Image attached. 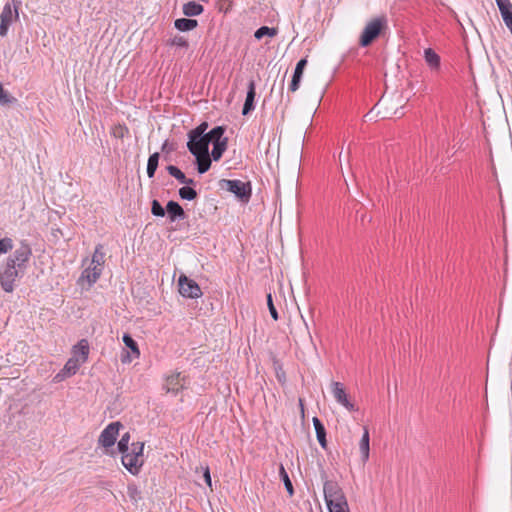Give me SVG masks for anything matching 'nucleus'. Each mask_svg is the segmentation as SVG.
<instances>
[{"instance_id": "obj_1", "label": "nucleus", "mask_w": 512, "mask_h": 512, "mask_svg": "<svg viewBox=\"0 0 512 512\" xmlns=\"http://www.w3.org/2000/svg\"><path fill=\"white\" fill-rule=\"evenodd\" d=\"M388 29V21L386 16L381 15L367 22L359 36V46L369 47Z\"/></svg>"}, {"instance_id": "obj_2", "label": "nucleus", "mask_w": 512, "mask_h": 512, "mask_svg": "<svg viewBox=\"0 0 512 512\" xmlns=\"http://www.w3.org/2000/svg\"><path fill=\"white\" fill-rule=\"evenodd\" d=\"M219 187L232 193L240 202L248 203L252 195V186L250 182H243L238 179H221Z\"/></svg>"}, {"instance_id": "obj_3", "label": "nucleus", "mask_w": 512, "mask_h": 512, "mask_svg": "<svg viewBox=\"0 0 512 512\" xmlns=\"http://www.w3.org/2000/svg\"><path fill=\"white\" fill-rule=\"evenodd\" d=\"M225 126H215L208 131L209 144H212L211 157L214 161H219L228 147V138L224 136Z\"/></svg>"}, {"instance_id": "obj_4", "label": "nucleus", "mask_w": 512, "mask_h": 512, "mask_svg": "<svg viewBox=\"0 0 512 512\" xmlns=\"http://www.w3.org/2000/svg\"><path fill=\"white\" fill-rule=\"evenodd\" d=\"M22 4V0H11V3L7 2L0 14V36H7L10 25L19 19V8Z\"/></svg>"}, {"instance_id": "obj_5", "label": "nucleus", "mask_w": 512, "mask_h": 512, "mask_svg": "<svg viewBox=\"0 0 512 512\" xmlns=\"http://www.w3.org/2000/svg\"><path fill=\"white\" fill-rule=\"evenodd\" d=\"M32 256V249L26 240H22L14 252L7 258V261L19 268L20 272H26L29 260Z\"/></svg>"}, {"instance_id": "obj_6", "label": "nucleus", "mask_w": 512, "mask_h": 512, "mask_svg": "<svg viewBox=\"0 0 512 512\" xmlns=\"http://www.w3.org/2000/svg\"><path fill=\"white\" fill-rule=\"evenodd\" d=\"M323 492L327 507L347 502L341 487L335 481H325L323 485Z\"/></svg>"}, {"instance_id": "obj_7", "label": "nucleus", "mask_w": 512, "mask_h": 512, "mask_svg": "<svg viewBox=\"0 0 512 512\" xmlns=\"http://www.w3.org/2000/svg\"><path fill=\"white\" fill-rule=\"evenodd\" d=\"M122 427L123 425L118 421L108 424L101 432L98 438V444L105 448L113 446L116 442L119 430Z\"/></svg>"}, {"instance_id": "obj_8", "label": "nucleus", "mask_w": 512, "mask_h": 512, "mask_svg": "<svg viewBox=\"0 0 512 512\" xmlns=\"http://www.w3.org/2000/svg\"><path fill=\"white\" fill-rule=\"evenodd\" d=\"M187 137V149L190 153H210L209 137L207 136V134L187 135Z\"/></svg>"}, {"instance_id": "obj_9", "label": "nucleus", "mask_w": 512, "mask_h": 512, "mask_svg": "<svg viewBox=\"0 0 512 512\" xmlns=\"http://www.w3.org/2000/svg\"><path fill=\"white\" fill-rule=\"evenodd\" d=\"M25 272H20L19 268L6 261L4 269L0 272V283L2 288H12L17 278L22 277Z\"/></svg>"}, {"instance_id": "obj_10", "label": "nucleus", "mask_w": 512, "mask_h": 512, "mask_svg": "<svg viewBox=\"0 0 512 512\" xmlns=\"http://www.w3.org/2000/svg\"><path fill=\"white\" fill-rule=\"evenodd\" d=\"M81 364L79 358H69L64 367L54 376V382L58 383L75 375Z\"/></svg>"}, {"instance_id": "obj_11", "label": "nucleus", "mask_w": 512, "mask_h": 512, "mask_svg": "<svg viewBox=\"0 0 512 512\" xmlns=\"http://www.w3.org/2000/svg\"><path fill=\"white\" fill-rule=\"evenodd\" d=\"M121 462L129 473L132 475H138L144 464V459L139 458L133 455L132 452L128 451L122 453Z\"/></svg>"}, {"instance_id": "obj_12", "label": "nucleus", "mask_w": 512, "mask_h": 512, "mask_svg": "<svg viewBox=\"0 0 512 512\" xmlns=\"http://www.w3.org/2000/svg\"><path fill=\"white\" fill-rule=\"evenodd\" d=\"M166 215L169 222L171 223L185 220L187 218V214L183 207L177 201L174 200H169L167 202Z\"/></svg>"}, {"instance_id": "obj_13", "label": "nucleus", "mask_w": 512, "mask_h": 512, "mask_svg": "<svg viewBox=\"0 0 512 512\" xmlns=\"http://www.w3.org/2000/svg\"><path fill=\"white\" fill-rule=\"evenodd\" d=\"M332 394L335 400L344 406L349 411H354L355 406L352 404L347 397V394L340 382H332Z\"/></svg>"}, {"instance_id": "obj_14", "label": "nucleus", "mask_w": 512, "mask_h": 512, "mask_svg": "<svg viewBox=\"0 0 512 512\" xmlns=\"http://www.w3.org/2000/svg\"><path fill=\"white\" fill-rule=\"evenodd\" d=\"M307 63H308L307 58H302L297 62L296 67L293 72V75H292L291 82L289 84V88H288L290 92H295L299 89L301 79H302L304 70L307 66Z\"/></svg>"}, {"instance_id": "obj_15", "label": "nucleus", "mask_w": 512, "mask_h": 512, "mask_svg": "<svg viewBox=\"0 0 512 512\" xmlns=\"http://www.w3.org/2000/svg\"><path fill=\"white\" fill-rule=\"evenodd\" d=\"M256 85L254 80H250L247 87L246 99L242 108L244 116L250 114L255 109Z\"/></svg>"}, {"instance_id": "obj_16", "label": "nucleus", "mask_w": 512, "mask_h": 512, "mask_svg": "<svg viewBox=\"0 0 512 512\" xmlns=\"http://www.w3.org/2000/svg\"><path fill=\"white\" fill-rule=\"evenodd\" d=\"M195 158V165L197 172L199 174L206 173L212 164V161H214L211 157V153L202 154V153H191Z\"/></svg>"}, {"instance_id": "obj_17", "label": "nucleus", "mask_w": 512, "mask_h": 512, "mask_svg": "<svg viewBox=\"0 0 512 512\" xmlns=\"http://www.w3.org/2000/svg\"><path fill=\"white\" fill-rule=\"evenodd\" d=\"M101 273H102L101 267L91 265L82 272L81 276L78 279V283L86 281L87 284L89 286H91L94 283H96V281L100 277Z\"/></svg>"}, {"instance_id": "obj_18", "label": "nucleus", "mask_w": 512, "mask_h": 512, "mask_svg": "<svg viewBox=\"0 0 512 512\" xmlns=\"http://www.w3.org/2000/svg\"><path fill=\"white\" fill-rule=\"evenodd\" d=\"M183 380L184 378L181 377V373L175 372L166 378L164 389L167 393H177L181 388H183Z\"/></svg>"}, {"instance_id": "obj_19", "label": "nucleus", "mask_w": 512, "mask_h": 512, "mask_svg": "<svg viewBox=\"0 0 512 512\" xmlns=\"http://www.w3.org/2000/svg\"><path fill=\"white\" fill-rule=\"evenodd\" d=\"M89 355V344L86 339H81L72 349V357L79 358L83 364L87 361Z\"/></svg>"}, {"instance_id": "obj_20", "label": "nucleus", "mask_w": 512, "mask_h": 512, "mask_svg": "<svg viewBox=\"0 0 512 512\" xmlns=\"http://www.w3.org/2000/svg\"><path fill=\"white\" fill-rule=\"evenodd\" d=\"M313 426L316 432L317 440L323 449L327 448L326 429L318 417H313Z\"/></svg>"}, {"instance_id": "obj_21", "label": "nucleus", "mask_w": 512, "mask_h": 512, "mask_svg": "<svg viewBox=\"0 0 512 512\" xmlns=\"http://www.w3.org/2000/svg\"><path fill=\"white\" fill-rule=\"evenodd\" d=\"M198 26V21L190 18H178L174 21V27L181 32H188Z\"/></svg>"}, {"instance_id": "obj_22", "label": "nucleus", "mask_w": 512, "mask_h": 512, "mask_svg": "<svg viewBox=\"0 0 512 512\" xmlns=\"http://www.w3.org/2000/svg\"><path fill=\"white\" fill-rule=\"evenodd\" d=\"M183 14L187 17L198 16L203 13L204 7L196 1H189L183 5Z\"/></svg>"}, {"instance_id": "obj_23", "label": "nucleus", "mask_w": 512, "mask_h": 512, "mask_svg": "<svg viewBox=\"0 0 512 512\" xmlns=\"http://www.w3.org/2000/svg\"><path fill=\"white\" fill-rule=\"evenodd\" d=\"M369 443H370L369 431L367 428H364V432H363L362 438L359 443V450H360L363 462H366L369 459V451H370Z\"/></svg>"}, {"instance_id": "obj_24", "label": "nucleus", "mask_w": 512, "mask_h": 512, "mask_svg": "<svg viewBox=\"0 0 512 512\" xmlns=\"http://www.w3.org/2000/svg\"><path fill=\"white\" fill-rule=\"evenodd\" d=\"M424 58L431 68H438L440 66V56L432 48L424 50Z\"/></svg>"}, {"instance_id": "obj_25", "label": "nucleus", "mask_w": 512, "mask_h": 512, "mask_svg": "<svg viewBox=\"0 0 512 512\" xmlns=\"http://www.w3.org/2000/svg\"><path fill=\"white\" fill-rule=\"evenodd\" d=\"M122 340L127 348L130 349L133 358H138L140 356V351L137 342L132 338V336L128 333H125L122 337Z\"/></svg>"}, {"instance_id": "obj_26", "label": "nucleus", "mask_w": 512, "mask_h": 512, "mask_svg": "<svg viewBox=\"0 0 512 512\" xmlns=\"http://www.w3.org/2000/svg\"><path fill=\"white\" fill-rule=\"evenodd\" d=\"M105 259V252L103 250V246L98 244L95 247V251L92 256L91 265L101 267L103 269V264Z\"/></svg>"}, {"instance_id": "obj_27", "label": "nucleus", "mask_w": 512, "mask_h": 512, "mask_svg": "<svg viewBox=\"0 0 512 512\" xmlns=\"http://www.w3.org/2000/svg\"><path fill=\"white\" fill-rule=\"evenodd\" d=\"M278 33V30L274 27H268V26H261L260 28H258L255 33H254V37L258 40L262 39L263 37L265 36H268V37H274L276 36Z\"/></svg>"}, {"instance_id": "obj_28", "label": "nucleus", "mask_w": 512, "mask_h": 512, "mask_svg": "<svg viewBox=\"0 0 512 512\" xmlns=\"http://www.w3.org/2000/svg\"><path fill=\"white\" fill-rule=\"evenodd\" d=\"M181 199L192 201L198 196L197 191L193 187L183 186L178 190Z\"/></svg>"}, {"instance_id": "obj_29", "label": "nucleus", "mask_w": 512, "mask_h": 512, "mask_svg": "<svg viewBox=\"0 0 512 512\" xmlns=\"http://www.w3.org/2000/svg\"><path fill=\"white\" fill-rule=\"evenodd\" d=\"M17 102V99L10 95L0 83V104L3 106H10Z\"/></svg>"}, {"instance_id": "obj_30", "label": "nucleus", "mask_w": 512, "mask_h": 512, "mask_svg": "<svg viewBox=\"0 0 512 512\" xmlns=\"http://www.w3.org/2000/svg\"><path fill=\"white\" fill-rule=\"evenodd\" d=\"M168 174L174 177L179 183H183L186 181V175L175 165H168L166 167Z\"/></svg>"}, {"instance_id": "obj_31", "label": "nucleus", "mask_w": 512, "mask_h": 512, "mask_svg": "<svg viewBox=\"0 0 512 512\" xmlns=\"http://www.w3.org/2000/svg\"><path fill=\"white\" fill-rule=\"evenodd\" d=\"M279 475L284 483L287 492L289 493L290 496H292L294 493L293 485L283 465L280 466Z\"/></svg>"}, {"instance_id": "obj_32", "label": "nucleus", "mask_w": 512, "mask_h": 512, "mask_svg": "<svg viewBox=\"0 0 512 512\" xmlns=\"http://www.w3.org/2000/svg\"><path fill=\"white\" fill-rule=\"evenodd\" d=\"M184 285H187V288H200L199 284L192 279H189L184 273H181L178 277V288H183Z\"/></svg>"}, {"instance_id": "obj_33", "label": "nucleus", "mask_w": 512, "mask_h": 512, "mask_svg": "<svg viewBox=\"0 0 512 512\" xmlns=\"http://www.w3.org/2000/svg\"><path fill=\"white\" fill-rule=\"evenodd\" d=\"M151 213L156 217L166 216V207H163L161 203L154 199L151 202Z\"/></svg>"}, {"instance_id": "obj_34", "label": "nucleus", "mask_w": 512, "mask_h": 512, "mask_svg": "<svg viewBox=\"0 0 512 512\" xmlns=\"http://www.w3.org/2000/svg\"><path fill=\"white\" fill-rule=\"evenodd\" d=\"M129 441L130 434L126 432L122 435L121 439L118 441L117 449L122 454L129 451Z\"/></svg>"}, {"instance_id": "obj_35", "label": "nucleus", "mask_w": 512, "mask_h": 512, "mask_svg": "<svg viewBox=\"0 0 512 512\" xmlns=\"http://www.w3.org/2000/svg\"><path fill=\"white\" fill-rule=\"evenodd\" d=\"M168 44L171 46L182 47L185 49H187L189 46L187 39L180 35L174 36L172 39L169 40Z\"/></svg>"}, {"instance_id": "obj_36", "label": "nucleus", "mask_w": 512, "mask_h": 512, "mask_svg": "<svg viewBox=\"0 0 512 512\" xmlns=\"http://www.w3.org/2000/svg\"><path fill=\"white\" fill-rule=\"evenodd\" d=\"M144 445H145L144 442H139V441L133 442L131 444V449H129V452H132L133 455H135V456H137L139 458L144 459V454H143V452H144Z\"/></svg>"}, {"instance_id": "obj_37", "label": "nucleus", "mask_w": 512, "mask_h": 512, "mask_svg": "<svg viewBox=\"0 0 512 512\" xmlns=\"http://www.w3.org/2000/svg\"><path fill=\"white\" fill-rule=\"evenodd\" d=\"M13 248V240L9 237L0 239V255L6 254Z\"/></svg>"}, {"instance_id": "obj_38", "label": "nucleus", "mask_w": 512, "mask_h": 512, "mask_svg": "<svg viewBox=\"0 0 512 512\" xmlns=\"http://www.w3.org/2000/svg\"><path fill=\"white\" fill-rule=\"evenodd\" d=\"M183 298L196 299L203 295V290H177Z\"/></svg>"}, {"instance_id": "obj_39", "label": "nucleus", "mask_w": 512, "mask_h": 512, "mask_svg": "<svg viewBox=\"0 0 512 512\" xmlns=\"http://www.w3.org/2000/svg\"><path fill=\"white\" fill-rule=\"evenodd\" d=\"M267 306H268V309H269V312H270V315L271 317L274 319V320H278L279 319V315H278V312H277V309L274 305V302H273V295L271 292H269L267 294Z\"/></svg>"}, {"instance_id": "obj_40", "label": "nucleus", "mask_w": 512, "mask_h": 512, "mask_svg": "<svg viewBox=\"0 0 512 512\" xmlns=\"http://www.w3.org/2000/svg\"><path fill=\"white\" fill-rule=\"evenodd\" d=\"M209 125L206 121L201 122L198 126L191 129L187 135H198V134H208L207 129Z\"/></svg>"}, {"instance_id": "obj_41", "label": "nucleus", "mask_w": 512, "mask_h": 512, "mask_svg": "<svg viewBox=\"0 0 512 512\" xmlns=\"http://www.w3.org/2000/svg\"><path fill=\"white\" fill-rule=\"evenodd\" d=\"M502 19L506 26L512 24V5L500 11Z\"/></svg>"}, {"instance_id": "obj_42", "label": "nucleus", "mask_w": 512, "mask_h": 512, "mask_svg": "<svg viewBox=\"0 0 512 512\" xmlns=\"http://www.w3.org/2000/svg\"><path fill=\"white\" fill-rule=\"evenodd\" d=\"M127 493L130 499L135 502H137L141 498V492L136 485H128Z\"/></svg>"}, {"instance_id": "obj_43", "label": "nucleus", "mask_w": 512, "mask_h": 512, "mask_svg": "<svg viewBox=\"0 0 512 512\" xmlns=\"http://www.w3.org/2000/svg\"><path fill=\"white\" fill-rule=\"evenodd\" d=\"M160 153L154 152L152 153L147 161V166L158 168L159 166Z\"/></svg>"}, {"instance_id": "obj_44", "label": "nucleus", "mask_w": 512, "mask_h": 512, "mask_svg": "<svg viewBox=\"0 0 512 512\" xmlns=\"http://www.w3.org/2000/svg\"><path fill=\"white\" fill-rule=\"evenodd\" d=\"M327 508H328L329 512H349V507H348L347 502L342 503V504L340 503L337 505H332Z\"/></svg>"}, {"instance_id": "obj_45", "label": "nucleus", "mask_w": 512, "mask_h": 512, "mask_svg": "<svg viewBox=\"0 0 512 512\" xmlns=\"http://www.w3.org/2000/svg\"><path fill=\"white\" fill-rule=\"evenodd\" d=\"M496 1V4L499 8V11L509 7L510 5H512V3L510 2V0H495Z\"/></svg>"}, {"instance_id": "obj_46", "label": "nucleus", "mask_w": 512, "mask_h": 512, "mask_svg": "<svg viewBox=\"0 0 512 512\" xmlns=\"http://www.w3.org/2000/svg\"><path fill=\"white\" fill-rule=\"evenodd\" d=\"M173 150H174V147H173V145H172V144H170V143H169V141H168V140H166V141L162 144V146H161V151H162V152L170 153V152H172Z\"/></svg>"}, {"instance_id": "obj_47", "label": "nucleus", "mask_w": 512, "mask_h": 512, "mask_svg": "<svg viewBox=\"0 0 512 512\" xmlns=\"http://www.w3.org/2000/svg\"><path fill=\"white\" fill-rule=\"evenodd\" d=\"M122 363H130L132 361L131 354L127 351L123 352L121 355Z\"/></svg>"}, {"instance_id": "obj_48", "label": "nucleus", "mask_w": 512, "mask_h": 512, "mask_svg": "<svg viewBox=\"0 0 512 512\" xmlns=\"http://www.w3.org/2000/svg\"><path fill=\"white\" fill-rule=\"evenodd\" d=\"M204 479H205V482L211 486V476H210V471H209V468H206L205 471H204Z\"/></svg>"}, {"instance_id": "obj_49", "label": "nucleus", "mask_w": 512, "mask_h": 512, "mask_svg": "<svg viewBox=\"0 0 512 512\" xmlns=\"http://www.w3.org/2000/svg\"><path fill=\"white\" fill-rule=\"evenodd\" d=\"M156 171H157V168L147 166V175L149 178H153L155 176Z\"/></svg>"}, {"instance_id": "obj_50", "label": "nucleus", "mask_w": 512, "mask_h": 512, "mask_svg": "<svg viewBox=\"0 0 512 512\" xmlns=\"http://www.w3.org/2000/svg\"><path fill=\"white\" fill-rule=\"evenodd\" d=\"M184 186L193 187L196 185V181L192 178L186 177V181L182 183Z\"/></svg>"}, {"instance_id": "obj_51", "label": "nucleus", "mask_w": 512, "mask_h": 512, "mask_svg": "<svg viewBox=\"0 0 512 512\" xmlns=\"http://www.w3.org/2000/svg\"><path fill=\"white\" fill-rule=\"evenodd\" d=\"M282 291H283V290H281V289L273 290V292H274V296L277 298V293L281 294V292H282Z\"/></svg>"}, {"instance_id": "obj_52", "label": "nucleus", "mask_w": 512, "mask_h": 512, "mask_svg": "<svg viewBox=\"0 0 512 512\" xmlns=\"http://www.w3.org/2000/svg\"><path fill=\"white\" fill-rule=\"evenodd\" d=\"M293 292H294V290H293V289L288 290L289 295L294 297Z\"/></svg>"}, {"instance_id": "obj_53", "label": "nucleus", "mask_w": 512, "mask_h": 512, "mask_svg": "<svg viewBox=\"0 0 512 512\" xmlns=\"http://www.w3.org/2000/svg\"><path fill=\"white\" fill-rule=\"evenodd\" d=\"M284 82H285V79L283 78V79H282V86L284 85Z\"/></svg>"}]
</instances>
